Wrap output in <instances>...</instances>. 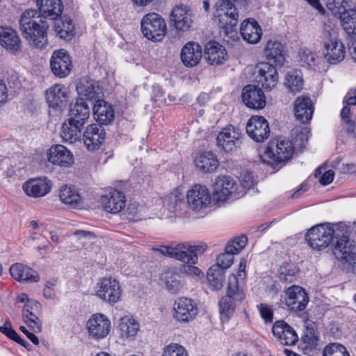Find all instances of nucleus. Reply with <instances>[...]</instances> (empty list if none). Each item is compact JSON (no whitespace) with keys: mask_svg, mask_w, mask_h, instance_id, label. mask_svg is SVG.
<instances>
[{"mask_svg":"<svg viewBox=\"0 0 356 356\" xmlns=\"http://www.w3.org/2000/svg\"><path fill=\"white\" fill-rule=\"evenodd\" d=\"M19 24L22 37L31 45L36 48H43L47 45L49 25L38 10L27 9L24 11Z\"/></svg>","mask_w":356,"mask_h":356,"instance_id":"f257e3e1","label":"nucleus"},{"mask_svg":"<svg viewBox=\"0 0 356 356\" xmlns=\"http://www.w3.org/2000/svg\"><path fill=\"white\" fill-rule=\"evenodd\" d=\"M235 2L236 0H218L216 3L215 15L222 31L227 38L233 40L237 38L236 26L238 20Z\"/></svg>","mask_w":356,"mask_h":356,"instance_id":"f03ea898","label":"nucleus"},{"mask_svg":"<svg viewBox=\"0 0 356 356\" xmlns=\"http://www.w3.org/2000/svg\"><path fill=\"white\" fill-rule=\"evenodd\" d=\"M324 58L330 64H337L343 60L346 49L338 39L337 32L330 27L325 28L321 35Z\"/></svg>","mask_w":356,"mask_h":356,"instance_id":"7ed1b4c3","label":"nucleus"},{"mask_svg":"<svg viewBox=\"0 0 356 356\" xmlns=\"http://www.w3.org/2000/svg\"><path fill=\"white\" fill-rule=\"evenodd\" d=\"M140 29L145 38L155 42H161L167 33L164 19L156 13H149L143 16Z\"/></svg>","mask_w":356,"mask_h":356,"instance_id":"20e7f679","label":"nucleus"},{"mask_svg":"<svg viewBox=\"0 0 356 356\" xmlns=\"http://www.w3.org/2000/svg\"><path fill=\"white\" fill-rule=\"evenodd\" d=\"M334 230L330 224L313 226L305 234V240L313 249L321 250L332 242Z\"/></svg>","mask_w":356,"mask_h":356,"instance_id":"39448f33","label":"nucleus"},{"mask_svg":"<svg viewBox=\"0 0 356 356\" xmlns=\"http://www.w3.org/2000/svg\"><path fill=\"white\" fill-rule=\"evenodd\" d=\"M294 148L292 142L284 138L271 140L265 151L264 156L277 164H284L292 157Z\"/></svg>","mask_w":356,"mask_h":356,"instance_id":"423d86ee","label":"nucleus"},{"mask_svg":"<svg viewBox=\"0 0 356 356\" xmlns=\"http://www.w3.org/2000/svg\"><path fill=\"white\" fill-rule=\"evenodd\" d=\"M280 301L288 309L298 312L306 308L309 296L304 288L298 285H292L284 289Z\"/></svg>","mask_w":356,"mask_h":356,"instance_id":"0eeeda50","label":"nucleus"},{"mask_svg":"<svg viewBox=\"0 0 356 356\" xmlns=\"http://www.w3.org/2000/svg\"><path fill=\"white\" fill-rule=\"evenodd\" d=\"M254 76L257 87L269 91L277 85L279 75L273 65L264 62L256 66Z\"/></svg>","mask_w":356,"mask_h":356,"instance_id":"6e6552de","label":"nucleus"},{"mask_svg":"<svg viewBox=\"0 0 356 356\" xmlns=\"http://www.w3.org/2000/svg\"><path fill=\"white\" fill-rule=\"evenodd\" d=\"M158 250L163 255L181 261L184 264H195L197 257L193 252L192 244L185 242L175 246H161Z\"/></svg>","mask_w":356,"mask_h":356,"instance_id":"1a4fd4ad","label":"nucleus"},{"mask_svg":"<svg viewBox=\"0 0 356 356\" xmlns=\"http://www.w3.org/2000/svg\"><path fill=\"white\" fill-rule=\"evenodd\" d=\"M237 184L231 177H219L214 185L213 200L217 202H223L229 197L238 198Z\"/></svg>","mask_w":356,"mask_h":356,"instance_id":"9d476101","label":"nucleus"},{"mask_svg":"<svg viewBox=\"0 0 356 356\" xmlns=\"http://www.w3.org/2000/svg\"><path fill=\"white\" fill-rule=\"evenodd\" d=\"M197 313V304L191 298L181 297L175 302L173 318L179 323L192 321Z\"/></svg>","mask_w":356,"mask_h":356,"instance_id":"9b49d317","label":"nucleus"},{"mask_svg":"<svg viewBox=\"0 0 356 356\" xmlns=\"http://www.w3.org/2000/svg\"><path fill=\"white\" fill-rule=\"evenodd\" d=\"M86 327L90 338L99 340L106 338L111 330V323L107 316L95 314L88 320Z\"/></svg>","mask_w":356,"mask_h":356,"instance_id":"f8f14e48","label":"nucleus"},{"mask_svg":"<svg viewBox=\"0 0 356 356\" xmlns=\"http://www.w3.org/2000/svg\"><path fill=\"white\" fill-rule=\"evenodd\" d=\"M193 17L191 9L182 3L175 6L170 13V21L178 31H188L193 24Z\"/></svg>","mask_w":356,"mask_h":356,"instance_id":"ddd939ff","label":"nucleus"},{"mask_svg":"<svg viewBox=\"0 0 356 356\" xmlns=\"http://www.w3.org/2000/svg\"><path fill=\"white\" fill-rule=\"evenodd\" d=\"M241 136L238 128L228 125L218 134L217 145L225 152H233L241 144Z\"/></svg>","mask_w":356,"mask_h":356,"instance_id":"4468645a","label":"nucleus"},{"mask_svg":"<svg viewBox=\"0 0 356 356\" xmlns=\"http://www.w3.org/2000/svg\"><path fill=\"white\" fill-rule=\"evenodd\" d=\"M246 132L257 143H262L270 136L268 121L262 116L254 115L247 122Z\"/></svg>","mask_w":356,"mask_h":356,"instance_id":"2eb2a0df","label":"nucleus"},{"mask_svg":"<svg viewBox=\"0 0 356 356\" xmlns=\"http://www.w3.org/2000/svg\"><path fill=\"white\" fill-rule=\"evenodd\" d=\"M51 70L53 74L59 78L66 77L71 72L72 63L69 54L64 49L53 52L50 60Z\"/></svg>","mask_w":356,"mask_h":356,"instance_id":"dca6fc26","label":"nucleus"},{"mask_svg":"<svg viewBox=\"0 0 356 356\" xmlns=\"http://www.w3.org/2000/svg\"><path fill=\"white\" fill-rule=\"evenodd\" d=\"M188 207L193 211L205 209L211 202L209 190L204 186L195 184L190 189L186 195Z\"/></svg>","mask_w":356,"mask_h":356,"instance_id":"f3484780","label":"nucleus"},{"mask_svg":"<svg viewBox=\"0 0 356 356\" xmlns=\"http://www.w3.org/2000/svg\"><path fill=\"white\" fill-rule=\"evenodd\" d=\"M333 14L337 16L345 32L349 35L356 36V9H346L342 3H336L331 8Z\"/></svg>","mask_w":356,"mask_h":356,"instance_id":"a211bd4d","label":"nucleus"},{"mask_svg":"<svg viewBox=\"0 0 356 356\" xmlns=\"http://www.w3.org/2000/svg\"><path fill=\"white\" fill-rule=\"evenodd\" d=\"M99 289L97 296L110 304L119 301L121 296V289L119 282L115 279L103 278L98 284Z\"/></svg>","mask_w":356,"mask_h":356,"instance_id":"6ab92c4d","label":"nucleus"},{"mask_svg":"<svg viewBox=\"0 0 356 356\" xmlns=\"http://www.w3.org/2000/svg\"><path fill=\"white\" fill-rule=\"evenodd\" d=\"M355 247L348 236H343L337 240L333 254L336 259L343 264L354 265L356 262Z\"/></svg>","mask_w":356,"mask_h":356,"instance_id":"aec40b11","label":"nucleus"},{"mask_svg":"<svg viewBox=\"0 0 356 356\" xmlns=\"http://www.w3.org/2000/svg\"><path fill=\"white\" fill-rule=\"evenodd\" d=\"M242 100L249 108L262 109L266 106V97L261 88L254 85H248L243 88Z\"/></svg>","mask_w":356,"mask_h":356,"instance_id":"412c9836","label":"nucleus"},{"mask_svg":"<svg viewBox=\"0 0 356 356\" xmlns=\"http://www.w3.org/2000/svg\"><path fill=\"white\" fill-rule=\"evenodd\" d=\"M272 332L277 341L284 346H293L298 341L294 329L284 321H276L272 327Z\"/></svg>","mask_w":356,"mask_h":356,"instance_id":"4be33fe9","label":"nucleus"},{"mask_svg":"<svg viewBox=\"0 0 356 356\" xmlns=\"http://www.w3.org/2000/svg\"><path fill=\"white\" fill-rule=\"evenodd\" d=\"M105 129L100 124L88 126L83 133V140L88 150L98 149L105 140Z\"/></svg>","mask_w":356,"mask_h":356,"instance_id":"5701e85b","label":"nucleus"},{"mask_svg":"<svg viewBox=\"0 0 356 356\" xmlns=\"http://www.w3.org/2000/svg\"><path fill=\"white\" fill-rule=\"evenodd\" d=\"M100 203L106 211L117 213L125 208L126 197L122 192L111 190L102 196Z\"/></svg>","mask_w":356,"mask_h":356,"instance_id":"b1692460","label":"nucleus"},{"mask_svg":"<svg viewBox=\"0 0 356 356\" xmlns=\"http://www.w3.org/2000/svg\"><path fill=\"white\" fill-rule=\"evenodd\" d=\"M204 58L211 65H222L227 58L226 49L216 41H210L205 44Z\"/></svg>","mask_w":356,"mask_h":356,"instance_id":"393cba45","label":"nucleus"},{"mask_svg":"<svg viewBox=\"0 0 356 356\" xmlns=\"http://www.w3.org/2000/svg\"><path fill=\"white\" fill-rule=\"evenodd\" d=\"M294 114L301 123L307 124L312 118L314 107L308 96L298 97L294 102Z\"/></svg>","mask_w":356,"mask_h":356,"instance_id":"a878e982","label":"nucleus"},{"mask_svg":"<svg viewBox=\"0 0 356 356\" xmlns=\"http://www.w3.org/2000/svg\"><path fill=\"white\" fill-rule=\"evenodd\" d=\"M286 47L276 40H269L264 48V55L266 59L275 65L283 66L286 62Z\"/></svg>","mask_w":356,"mask_h":356,"instance_id":"bb28decb","label":"nucleus"},{"mask_svg":"<svg viewBox=\"0 0 356 356\" xmlns=\"http://www.w3.org/2000/svg\"><path fill=\"white\" fill-rule=\"evenodd\" d=\"M202 57L201 46L195 42H188L182 47L180 58L183 64L187 67L196 66Z\"/></svg>","mask_w":356,"mask_h":356,"instance_id":"cd10ccee","label":"nucleus"},{"mask_svg":"<svg viewBox=\"0 0 356 356\" xmlns=\"http://www.w3.org/2000/svg\"><path fill=\"white\" fill-rule=\"evenodd\" d=\"M40 304L33 300H27L23 308V318L27 325L35 333L42 330V322L36 312L39 310Z\"/></svg>","mask_w":356,"mask_h":356,"instance_id":"c85d7f7f","label":"nucleus"},{"mask_svg":"<svg viewBox=\"0 0 356 356\" xmlns=\"http://www.w3.org/2000/svg\"><path fill=\"white\" fill-rule=\"evenodd\" d=\"M67 98V90L63 85L54 84L46 90L47 102L52 108L61 109L65 106Z\"/></svg>","mask_w":356,"mask_h":356,"instance_id":"c756f323","label":"nucleus"},{"mask_svg":"<svg viewBox=\"0 0 356 356\" xmlns=\"http://www.w3.org/2000/svg\"><path fill=\"white\" fill-rule=\"evenodd\" d=\"M47 159L50 163L62 167H69L74 162L71 152L62 145H56L49 148Z\"/></svg>","mask_w":356,"mask_h":356,"instance_id":"7c9ffc66","label":"nucleus"},{"mask_svg":"<svg viewBox=\"0 0 356 356\" xmlns=\"http://www.w3.org/2000/svg\"><path fill=\"white\" fill-rule=\"evenodd\" d=\"M22 188L27 195L40 197L50 192L51 184V181L47 178L35 179L26 181Z\"/></svg>","mask_w":356,"mask_h":356,"instance_id":"2f4dec72","label":"nucleus"},{"mask_svg":"<svg viewBox=\"0 0 356 356\" xmlns=\"http://www.w3.org/2000/svg\"><path fill=\"white\" fill-rule=\"evenodd\" d=\"M9 270L11 277L18 282H38L40 280L36 271L21 263L13 264Z\"/></svg>","mask_w":356,"mask_h":356,"instance_id":"473e14b6","label":"nucleus"},{"mask_svg":"<svg viewBox=\"0 0 356 356\" xmlns=\"http://www.w3.org/2000/svg\"><path fill=\"white\" fill-rule=\"evenodd\" d=\"M93 114L97 122L108 124L114 120L115 111L110 104L103 99H97L93 106Z\"/></svg>","mask_w":356,"mask_h":356,"instance_id":"72a5a7b5","label":"nucleus"},{"mask_svg":"<svg viewBox=\"0 0 356 356\" xmlns=\"http://www.w3.org/2000/svg\"><path fill=\"white\" fill-rule=\"evenodd\" d=\"M38 12L47 19H55L60 17L63 13V6L61 0H37Z\"/></svg>","mask_w":356,"mask_h":356,"instance_id":"f704fd0d","label":"nucleus"},{"mask_svg":"<svg viewBox=\"0 0 356 356\" xmlns=\"http://www.w3.org/2000/svg\"><path fill=\"white\" fill-rule=\"evenodd\" d=\"M241 35L244 40L251 44L257 43L261 38L262 30L257 22L250 19L245 20L241 24Z\"/></svg>","mask_w":356,"mask_h":356,"instance_id":"c9c22d12","label":"nucleus"},{"mask_svg":"<svg viewBox=\"0 0 356 356\" xmlns=\"http://www.w3.org/2000/svg\"><path fill=\"white\" fill-rule=\"evenodd\" d=\"M0 44L12 52L19 50L21 40L17 32L8 27L0 26Z\"/></svg>","mask_w":356,"mask_h":356,"instance_id":"e433bc0d","label":"nucleus"},{"mask_svg":"<svg viewBox=\"0 0 356 356\" xmlns=\"http://www.w3.org/2000/svg\"><path fill=\"white\" fill-rule=\"evenodd\" d=\"M70 116L71 122L83 127L90 116V108L83 99H78L71 106Z\"/></svg>","mask_w":356,"mask_h":356,"instance_id":"4c0bfd02","label":"nucleus"},{"mask_svg":"<svg viewBox=\"0 0 356 356\" xmlns=\"http://www.w3.org/2000/svg\"><path fill=\"white\" fill-rule=\"evenodd\" d=\"M54 21V30L62 39L70 40L74 33V25L73 20L67 16L57 17L53 19Z\"/></svg>","mask_w":356,"mask_h":356,"instance_id":"58836bf2","label":"nucleus"},{"mask_svg":"<svg viewBox=\"0 0 356 356\" xmlns=\"http://www.w3.org/2000/svg\"><path fill=\"white\" fill-rule=\"evenodd\" d=\"M195 163L200 171L210 172L218 168L219 161L213 152H204L196 156Z\"/></svg>","mask_w":356,"mask_h":356,"instance_id":"ea45409f","label":"nucleus"},{"mask_svg":"<svg viewBox=\"0 0 356 356\" xmlns=\"http://www.w3.org/2000/svg\"><path fill=\"white\" fill-rule=\"evenodd\" d=\"M83 127L68 119L62 125L60 136L63 140L70 144L74 143L80 138Z\"/></svg>","mask_w":356,"mask_h":356,"instance_id":"a19ab883","label":"nucleus"},{"mask_svg":"<svg viewBox=\"0 0 356 356\" xmlns=\"http://www.w3.org/2000/svg\"><path fill=\"white\" fill-rule=\"evenodd\" d=\"M303 350L305 352L315 350L318 345V338L315 332V325L313 323L306 322L305 331L302 337Z\"/></svg>","mask_w":356,"mask_h":356,"instance_id":"79ce46f5","label":"nucleus"},{"mask_svg":"<svg viewBox=\"0 0 356 356\" xmlns=\"http://www.w3.org/2000/svg\"><path fill=\"white\" fill-rule=\"evenodd\" d=\"M303 79L300 70H292L286 74L284 85L289 92H299L303 87Z\"/></svg>","mask_w":356,"mask_h":356,"instance_id":"37998d69","label":"nucleus"},{"mask_svg":"<svg viewBox=\"0 0 356 356\" xmlns=\"http://www.w3.org/2000/svg\"><path fill=\"white\" fill-rule=\"evenodd\" d=\"M118 327L122 337H134L139 331V324L127 316L120 318Z\"/></svg>","mask_w":356,"mask_h":356,"instance_id":"c03bdc74","label":"nucleus"},{"mask_svg":"<svg viewBox=\"0 0 356 356\" xmlns=\"http://www.w3.org/2000/svg\"><path fill=\"white\" fill-rule=\"evenodd\" d=\"M207 280L213 290L222 289L225 280V271L218 266H211L207 271Z\"/></svg>","mask_w":356,"mask_h":356,"instance_id":"a18cd8bd","label":"nucleus"},{"mask_svg":"<svg viewBox=\"0 0 356 356\" xmlns=\"http://www.w3.org/2000/svg\"><path fill=\"white\" fill-rule=\"evenodd\" d=\"M59 197L64 204H69L74 208L78 207L81 201L79 192L72 186H62Z\"/></svg>","mask_w":356,"mask_h":356,"instance_id":"49530a36","label":"nucleus"},{"mask_svg":"<svg viewBox=\"0 0 356 356\" xmlns=\"http://www.w3.org/2000/svg\"><path fill=\"white\" fill-rule=\"evenodd\" d=\"M78 93L87 99H95L99 90L95 80H81L76 87Z\"/></svg>","mask_w":356,"mask_h":356,"instance_id":"de8ad7c7","label":"nucleus"},{"mask_svg":"<svg viewBox=\"0 0 356 356\" xmlns=\"http://www.w3.org/2000/svg\"><path fill=\"white\" fill-rule=\"evenodd\" d=\"M299 269L298 266L293 263H286L282 264L279 270V279L282 282L291 283L296 280Z\"/></svg>","mask_w":356,"mask_h":356,"instance_id":"09e8293b","label":"nucleus"},{"mask_svg":"<svg viewBox=\"0 0 356 356\" xmlns=\"http://www.w3.org/2000/svg\"><path fill=\"white\" fill-rule=\"evenodd\" d=\"M219 309L220 318L222 321H227L235 311V304L229 295H226L220 300Z\"/></svg>","mask_w":356,"mask_h":356,"instance_id":"8fccbe9b","label":"nucleus"},{"mask_svg":"<svg viewBox=\"0 0 356 356\" xmlns=\"http://www.w3.org/2000/svg\"><path fill=\"white\" fill-rule=\"evenodd\" d=\"M248 238L245 235L235 236L228 241L225 251L234 254H238L247 245Z\"/></svg>","mask_w":356,"mask_h":356,"instance_id":"3c124183","label":"nucleus"},{"mask_svg":"<svg viewBox=\"0 0 356 356\" xmlns=\"http://www.w3.org/2000/svg\"><path fill=\"white\" fill-rule=\"evenodd\" d=\"M178 275L172 270H168L162 275V280H164L166 288L171 293H178L181 284L178 280Z\"/></svg>","mask_w":356,"mask_h":356,"instance_id":"603ef678","label":"nucleus"},{"mask_svg":"<svg viewBox=\"0 0 356 356\" xmlns=\"http://www.w3.org/2000/svg\"><path fill=\"white\" fill-rule=\"evenodd\" d=\"M323 356H350L346 348L339 343H331L323 350Z\"/></svg>","mask_w":356,"mask_h":356,"instance_id":"864d4df0","label":"nucleus"},{"mask_svg":"<svg viewBox=\"0 0 356 356\" xmlns=\"http://www.w3.org/2000/svg\"><path fill=\"white\" fill-rule=\"evenodd\" d=\"M236 282V277L232 275L229 277V284L227 290V295L233 300L234 302L242 301L245 298V295L241 289L239 288L238 284H234L232 282Z\"/></svg>","mask_w":356,"mask_h":356,"instance_id":"5fc2aeb1","label":"nucleus"},{"mask_svg":"<svg viewBox=\"0 0 356 356\" xmlns=\"http://www.w3.org/2000/svg\"><path fill=\"white\" fill-rule=\"evenodd\" d=\"M293 131L296 134L295 143L300 148L305 147L309 138V129L307 127L296 128Z\"/></svg>","mask_w":356,"mask_h":356,"instance_id":"6e6d98bb","label":"nucleus"},{"mask_svg":"<svg viewBox=\"0 0 356 356\" xmlns=\"http://www.w3.org/2000/svg\"><path fill=\"white\" fill-rule=\"evenodd\" d=\"M163 356H188V355L184 346L178 343H171L164 349Z\"/></svg>","mask_w":356,"mask_h":356,"instance_id":"4d7b16f0","label":"nucleus"},{"mask_svg":"<svg viewBox=\"0 0 356 356\" xmlns=\"http://www.w3.org/2000/svg\"><path fill=\"white\" fill-rule=\"evenodd\" d=\"M234 254L225 251L224 253L218 256L216 258V264L213 266H218V267L221 268L223 271H225V270L227 269L232 265L234 262Z\"/></svg>","mask_w":356,"mask_h":356,"instance_id":"13d9d810","label":"nucleus"},{"mask_svg":"<svg viewBox=\"0 0 356 356\" xmlns=\"http://www.w3.org/2000/svg\"><path fill=\"white\" fill-rule=\"evenodd\" d=\"M334 173L332 170H326L323 166L318 168L316 172V177H320L319 181L322 185H327L330 184L334 179Z\"/></svg>","mask_w":356,"mask_h":356,"instance_id":"bf43d9fd","label":"nucleus"},{"mask_svg":"<svg viewBox=\"0 0 356 356\" xmlns=\"http://www.w3.org/2000/svg\"><path fill=\"white\" fill-rule=\"evenodd\" d=\"M317 58L318 57L316 54L312 52L309 49H305L300 53V59L302 65L304 64L309 67L315 65Z\"/></svg>","mask_w":356,"mask_h":356,"instance_id":"052dcab7","label":"nucleus"},{"mask_svg":"<svg viewBox=\"0 0 356 356\" xmlns=\"http://www.w3.org/2000/svg\"><path fill=\"white\" fill-rule=\"evenodd\" d=\"M261 317L264 319L265 323H270L273 318V310L266 305L260 304L257 305Z\"/></svg>","mask_w":356,"mask_h":356,"instance_id":"680f3d73","label":"nucleus"},{"mask_svg":"<svg viewBox=\"0 0 356 356\" xmlns=\"http://www.w3.org/2000/svg\"><path fill=\"white\" fill-rule=\"evenodd\" d=\"M56 281L49 280L47 282L43 291L44 296L47 299H54L56 297L54 286H56Z\"/></svg>","mask_w":356,"mask_h":356,"instance_id":"e2e57ef3","label":"nucleus"},{"mask_svg":"<svg viewBox=\"0 0 356 356\" xmlns=\"http://www.w3.org/2000/svg\"><path fill=\"white\" fill-rule=\"evenodd\" d=\"M0 332L10 339H13L17 334L13 329L10 323L8 321H6L4 324L0 327Z\"/></svg>","mask_w":356,"mask_h":356,"instance_id":"0e129e2a","label":"nucleus"},{"mask_svg":"<svg viewBox=\"0 0 356 356\" xmlns=\"http://www.w3.org/2000/svg\"><path fill=\"white\" fill-rule=\"evenodd\" d=\"M255 182L252 175L250 172H245L241 180V185L244 189L249 190L252 188Z\"/></svg>","mask_w":356,"mask_h":356,"instance_id":"69168bd1","label":"nucleus"},{"mask_svg":"<svg viewBox=\"0 0 356 356\" xmlns=\"http://www.w3.org/2000/svg\"><path fill=\"white\" fill-rule=\"evenodd\" d=\"M8 99V89L5 82L0 79V106L5 104Z\"/></svg>","mask_w":356,"mask_h":356,"instance_id":"338daca9","label":"nucleus"},{"mask_svg":"<svg viewBox=\"0 0 356 356\" xmlns=\"http://www.w3.org/2000/svg\"><path fill=\"white\" fill-rule=\"evenodd\" d=\"M193 265L194 264H184L182 266V271L188 275L199 276L202 273V271L199 268L195 267Z\"/></svg>","mask_w":356,"mask_h":356,"instance_id":"774afa93","label":"nucleus"}]
</instances>
